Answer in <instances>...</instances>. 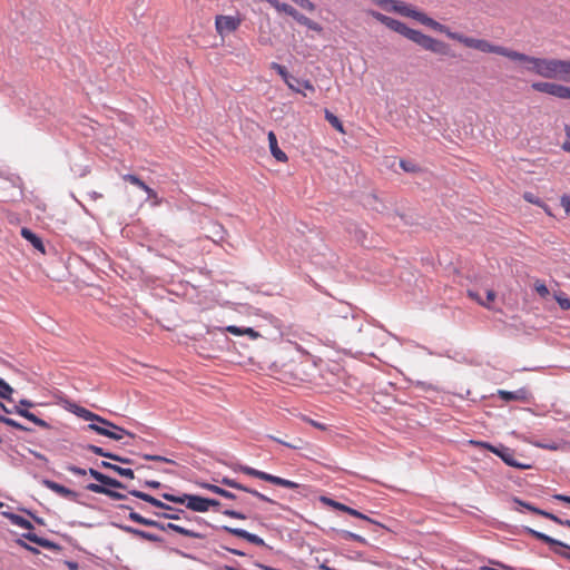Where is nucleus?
<instances>
[{
	"instance_id": "nucleus-1",
	"label": "nucleus",
	"mask_w": 570,
	"mask_h": 570,
	"mask_svg": "<svg viewBox=\"0 0 570 570\" xmlns=\"http://www.w3.org/2000/svg\"><path fill=\"white\" fill-rule=\"evenodd\" d=\"M446 36L450 39L462 43L466 48L475 49L483 53H495L499 56H503L512 61L520 62L525 71L535 73L540 77H542L543 75V70L548 58L528 56L525 53L509 49L507 47L494 45L485 39L468 37L459 32L448 31Z\"/></svg>"
},
{
	"instance_id": "nucleus-2",
	"label": "nucleus",
	"mask_w": 570,
	"mask_h": 570,
	"mask_svg": "<svg viewBox=\"0 0 570 570\" xmlns=\"http://www.w3.org/2000/svg\"><path fill=\"white\" fill-rule=\"evenodd\" d=\"M88 473L96 480L98 481L100 484H97V483H89L86 489L90 492H94V493H98V494H105L107 497H109L110 499L112 500H124L126 498L125 494L120 493V492H117V491H114L109 488H115V489H124L125 485L116 480V479H112L95 469H89L88 470Z\"/></svg>"
},
{
	"instance_id": "nucleus-3",
	"label": "nucleus",
	"mask_w": 570,
	"mask_h": 570,
	"mask_svg": "<svg viewBox=\"0 0 570 570\" xmlns=\"http://www.w3.org/2000/svg\"><path fill=\"white\" fill-rule=\"evenodd\" d=\"M405 38L410 39L411 41L417 43L425 50L432 51L434 53L439 55H448L449 53V46L440 41L438 39H434L428 35H424L423 32L409 28L405 36Z\"/></svg>"
},
{
	"instance_id": "nucleus-4",
	"label": "nucleus",
	"mask_w": 570,
	"mask_h": 570,
	"mask_svg": "<svg viewBox=\"0 0 570 570\" xmlns=\"http://www.w3.org/2000/svg\"><path fill=\"white\" fill-rule=\"evenodd\" d=\"M542 78L556 79L570 83V60L548 58Z\"/></svg>"
},
{
	"instance_id": "nucleus-5",
	"label": "nucleus",
	"mask_w": 570,
	"mask_h": 570,
	"mask_svg": "<svg viewBox=\"0 0 570 570\" xmlns=\"http://www.w3.org/2000/svg\"><path fill=\"white\" fill-rule=\"evenodd\" d=\"M471 443L490 450L492 453L497 454L499 458L502 459V461L504 463H507L510 466H513V468H517L520 470L531 469V464L523 463V462L519 461L515 458V453L509 448H505V446L497 448L487 442H480V441H471Z\"/></svg>"
},
{
	"instance_id": "nucleus-6",
	"label": "nucleus",
	"mask_w": 570,
	"mask_h": 570,
	"mask_svg": "<svg viewBox=\"0 0 570 570\" xmlns=\"http://www.w3.org/2000/svg\"><path fill=\"white\" fill-rule=\"evenodd\" d=\"M163 498L174 503L186 504L189 510L195 512H207L206 503H208V498L195 494L174 495L169 493H164Z\"/></svg>"
},
{
	"instance_id": "nucleus-7",
	"label": "nucleus",
	"mask_w": 570,
	"mask_h": 570,
	"mask_svg": "<svg viewBox=\"0 0 570 570\" xmlns=\"http://www.w3.org/2000/svg\"><path fill=\"white\" fill-rule=\"evenodd\" d=\"M531 88L541 94H547L559 99L570 100V86H566L563 83L535 81L532 82Z\"/></svg>"
},
{
	"instance_id": "nucleus-8",
	"label": "nucleus",
	"mask_w": 570,
	"mask_h": 570,
	"mask_svg": "<svg viewBox=\"0 0 570 570\" xmlns=\"http://www.w3.org/2000/svg\"><path fill=\"white\" fill-rule=\"evenodd\" d=\"M240 471L246 475L257 478L259 480L269 482V483L278 485V487H283V488H287V489H297L299 487V484L294 481L283 479V478L266 473L264 471L256 470V469L247 466V465L240 466Z\"/></svg>"
},
{
	"instance_id": "nucleus-9",
	"label": "nucleus",
	"mask_w": 570,
	"mask_h": 570,
	"mask_svg": "<svg viewBox=\"0 0 570 570\" xmlns=\"http://www.w3.org/2000/svg\"><path fill=\"white\" fill-rule=\"evenodd\" d=\"M88 429L116 441L121 440L124 435H128L130 438L135 436L131 432L116 425L115 423H112V426H106L100 423H89Z\"/></svg>"
},
{
	"instance_id": "nucleus-10",
	"label": "nucleus",
	"mask_w": 570,
	"mask_h": 570,
	"mask_svg": "<svg viewBox=\"0 0 570 570\" xmlns=\"http://www.w3.org/2000/svg\"><path fill=\"white\" fill-rule=\"evenodd\" d=\"M242 24L238 16H217L215 19L216 31L219 36L225 37L236 31Z\"/></svg>"
},
{
	"instance_id": "nucleus-11",
	"label": "nucleus",
	"mask_w": 570,
	"mask_h": 570,
	"mask_svg": "<svg viewBox=\"0 0 570 570\" xmlns=\"http://www.w3.org/2000/svg\"><path fill=\"white\" fill-rule=\"evenodd\" d=\"M498 395L501 400L507 401V402H510V401L529 402L531 399V393L527 387H521L513 392L505 391V390H499Z\"/></svg>"
},
{
	"instance_id": "nucleus-12",
	"label": "nucleus",
	"mask_w": 570,
	"mask_h": 570,
	"mask_svg": "<svg viewBox=\"0 0 570 570\" xmlns=\"http://www.w3.org/2000/svg\"><path fill=\"white\" fill-rule=\"evenodd\" d=\"M154 528H157L161 531H167V530H171V531H175L181 535H185V537H188V538H194V539H203L204 535L199 532H196L191 529H187V528H184L181 525H178L176 523H160L157 521V525H153Z\"/></svg>"
},
{
	"instance_id": "nucleus-13",
	"label": "nucleus",
	"mask_w": 570,
	"mask_h": 570,
	"mask_svg": "<svg viewBox=\"0 0 570 570\" xmlns=\"http://www.w3.org/2000/svg\"><path fill=\"white\" fill-rule=\"evenodd\" d=\"M225 532H228L235 537H238V538H242V539H245L247 540L248 542L253 543V544H256V546H265V541L254 534V533H250L244 529H239V528H232V527H228V525H224L222 528Z\"/></svg>"
},
{
	"instance_id": "nucleus-14",
	"label": "nucleus",
	"mask_w": 570,
	"mask_h": 570,
	"mask_svg": "<svg viewBox=\"0 0 570 570\" xmlns=\"http://www.w3.org/2000/svg\"><path fill=\"white\" fill-rule=\"evenodd\" d=\"M222 483L224 485L229 487V488L242 490V491H245L247 493H250V494H253L254 497H256L257 499H259L262 501H265V502H268V503H272V504L276 503L274 500H272L271 498L264 495L263 493H261V492H258L256 490L249 489V488L238 483L237 481H235L233 479L223 478Z\"/></svg>"
},
{
	"instance_id": "nucleus-15",
	"label": "nucleus",
	"mask_w": 570,
	"mask_h": 570,
	"mask_svg": "<svg viewBox=\"0 0 570 570\" xmlns=\"http://www.w3.org/2000/svg\"><path fill=\"white\" fill-rule=\"evenodd\" d=\"M327 505L338 510V511H342V512H345V513H348L352 517H355V518H358V519H362V520H365L367 522H374L371 518H368L367 515L363 514L362 512L351 508V507H347L341 502H337V501H334L332 499H327V498H323L322 499Z\"/></svg>"
},
{
	"instance_id": "nucleus-16",
	"label": "nucleus",
	"mask_w": 570,
	"mask_h": 570,
	"mask_svg": "<svg viewBox=\"0 0 570 570\" xmlns=\"http://www.w3.org/2000/svg\"><path fill=\"white\" fill-rule=\"evenodd\" d=\"M42 485L62 498H66L69 500H76V498H77V493L75 491H72L69 488H66L65 485H61L55 481L45 479V480H42Z\"/></svg>"
},
{
	"instance_id": "nucleus-17",
	"label": "nucleus",
	"mask_w": 570,
	"mask_h": 570,
	"mask_svg": "<svg viewBox=\"0 0 570 570\" xmlns=\"http://www.w3.org/2000/svg\"><path fill=\"white\" fill-rule=\"evenodd\" d=\"M73 413L86 421H90L91 423H100L106 426H112V422L82 406H75Z\"/></svg>"
},
{
	"instance_id": "nucleus-18",
	"label": "nucleus",
	"mask_w": 570,
	"mask_h": 570,
	"mask_svg": "<svg viewBox=\"0 0 570 570\" xmlns=\"http://www.w3.org/2000/svg\"><path fill=\"white\" fill-rule=\"evenodd\" d=\"M129 494L135 497V498H138V499H140V500H142L145 502H148V503L153 504L154 507H157V508H160V509H165L167 511H174L175 510V508L165 504L160 500H158V499L154 498L153 495H150L148 493H145L142 491L129 490Z\"/></svg>"
},
{
	"instance_id": "nucleus-19",
	"label": "nucleus",
	"mask_w": 570,
	"mask_h": 570,
	"mask_svg": "<svg viewBox=\"0 0 570 570\" xmlns=\"http://www.w3.org/2000/svg\"><path fill=\"white\" fill-rule=\"evenodd\" d=\"M269 150L273 157L281 163H286L288 160L287 155L278 147L277 138L274 131H269L267 135Z\"/></svg>"
},
{
	"instance_id": "nucleus-20",
	"label": "nucleus",
	"mask_w": 570,
	"mask_h": 570,
	"mask_svg": "<svg viewBox=\"0 0 570 570\" xmlns=\"http://www.w3.org/2000/svg\"><path fill=\"white\" fill-rule=\"evenodd\" d=\"M528 532L535 539L538 540H541L543 541L544 543L551 546V547H558V548H562V549H568L570 550V546L559 541V540H556L542 532H539L537 530H533V529H528Z\"/></svg>"
},
{
	"instance_id": "nucleus-21",
	"label": "nucleus",
	"mask_w": 570,
	"mask_h": 570,
	"mask_svg": "<svg viewBox=\"0 0 570 570\" xmlns=\"http://www.w3.org/2000/svg\"><path fill=\"white\" fill-rule=\"evenodd\" d=\"M124 530L137 538L144 539V540H147L150 542H161L160 537H158L157 534L144 531V530L135 529L131 527H124Z\"/></svg>"
},
{
	"instance_id": "nucleus-22",
	"label": "nucleus",
	"mask_w": 570,
	"mask_h": 570,
	"mask_svg": "<svg viewBox=\"0 0 570 570\" xmlns=\"http://www.w3.org/2000/svg\"><path fill=\"white\" fill-rule=\"evenodd\" d=\"M21 236L31 243V245L40 250L41 253H45V246L39 236H37L35 233H32L29 228L23 227L21 229Z\"/></svg>"
},
{
	"instance_id": "nucleus-23",
	"label": "nucleus",
	"mask_w": 570,
	"mask_h": 570,
	"mask_svg": "<svg viewBox=\"0 0 570 570\" xmlns=\"http://www.w3.org/2000/svg\"><path fill=\"white\" fill-rule=\"evenodd\" d=\"M14 412L17 414L26 417L27 420L33 422L36 425H38L42 429H49V424L45 420L38 417L33 413L29 412L27 409L16 407Z\"/></svg>"
},
{
	"instance_id": "nucleus-24",
	"label": "nucleus",
	"mask_w": 570,
	"mask_h": 570,
	"mask_svg": "<svg viewBox=\"0 0 570 570\" xmlns=\"http://www.w3.org/2000/svg\"><path fill=\"white\" fill-rule=\"evenodd\" d=\"M392 10L402 16L411 17V18H414L416 14V11H417V10L413 9L411 6H409L404 2L396 1V0H394V2L392 4Z\"/></svg>"
},
{
	"instance_id": "nucleus-25",
	"label": "nucleus",
	"mask_w": 570,
	"mask_h": 570,
	"mask_svg": "<svg viewBox=\"0 0 570 570\" xmlns=\"http://www.w3.org/2000/svg\"><path fill=\"white\" fill-rule=\"evenodd\" d=\"M23 538L33 543H37L38 546H40L42 548H47V549H57L58 548L57 544H55L53 542H51L45 538H40L36 533H32V532L24 533Z\"/></svg>"
},
{
	"instance_id": "nucleus-26",
	"label": "nucleus",
	"mask_w": 570,
	"mask_h": 570,
	"mask_svg": "<svg viewBox=\"0 0 570 570\" xmlns=\"http://www.w3.org/2000/svg\"><path fill=\"white\" fill-rule=\"evenodd\" d=\"M414 19H416L417 21L422 22L425 26H430V27H432V28H434L436 30H440L442 32L446 33L449 31V30H445V28L442 24H440L439 22H436L433 19L429 18L423 12L416 11V14H415Z\"/></svg>"
},
{
	"instance_id": "nucleus-27",
	"label": "nucleus",
	"mask_w": 570,
	"mask_h": 570,
	"mask_svg": "<svg viewBox=\"0 0 570 570\" xmlns=\"http://www.w3.org/2000/svg\"><path fill=\"white\" fill-rule=\"evenodd\" d=\"M202 488L213 492V493H216L220 497H224L226 499H230V500H234L236 499V495L218 485H215V484H210V483H202L200 484Z\"/></svg>"
},
{
	"instance_id": "nucleus-28",
	"label": "nucleus",
	"mask_w": 570,
	"mask_h": 570,
	"mask_svg": "<svg viewBox=\"0 0 570 570\" xmlns=\"http://www.w3.org/2000/svg\"><path fill=\"white\" fill-rule=\"evenodd\" d=\"M126 509L130 510L129 512V519L134 522H137L139 524H142V525H147V527H151V525H157V521L155 520H151V519H147L142 515H140L139 513L135 512L131 508L129 507H125Z\"/></svg>"
},
{
	"instance_id": "nucleus-29",
	"label": "nucleus",
	"mask_w": 570,
	"mask_h": 570,
	"mask_svg": "<svg viewBox=\"0 0 570 570\" xmlns=\"http://www.w3.org/2000/svg\"><path fill=\"white\" fill-rule=\"evenodd\" d=\"M7 515L13 524L27 530L33 529L32 523L29 520L24 519L23 517L13 513H9Z\"/></svg>"
},
{
	"instance_id": "nucleus-30",
	"label": "nucleus",
	"mask_w": 570,
	"mask_h": 570,
	"mask_svg": "<svg viewBox=\"0 0 570 570\" xmlns=\"http://www.w3.org/2000/svg\"><path fill=\"white\" fill-rule=\"evenodd\" d=\"M386 27L402 36H405V33L409 29V27L405 23H403L400 20L393 19V18L390 19Z\"/></svg>"
},
{
	"instance_id": "nucleus-31",
	"label": "nucleus",
	"mask_w": 570,
	"mask_h": 570,
	"mask_svg": "<svg viewBox=\"0 0 570 570\" xmlns=\"http://www.w3.org/2000/svg\"><path fill=\"white\" fill-rule=\"evenodd\" d=\"M325 119L340 132L344 134V127L342 121L333 115L328 109H325Z\"/></svg>"
},
{
	"instance_id": "nucleus-32",
	"label": "nucleus",
	"mask_w": 570,
	"mask_h": 570,
	"mask_svg": "<svg viewBox=\"0 0 570 570\" xmlns=\"http://www.w3.org/2000/svg\"><path fill=\"white\" fill-rule=\"evenodd\" d=\"M298 23L307 27L311 30L317 31V32H321L323 30V28L321 27L320 23L313 21L312 19H309L308 17H306L304 14L299 16Z\"/></svg>"
},
{
	"instance_id": "nucleus-33",
	"label": "nucleus",
	"mask_w": 570,
	"mask_h": 570,
	"mask_svg": "<svg viewBox=\"0 0 570 570\" xmlns=\"http://www.w3.org/2000/svg\"><path fill=\"white\" fill-rule=\"evenodd\" d=\"M13 389L0 377V397L3 400L11 401Z\"/></svg>"
},
{
	"instance_id": "nucleus-34",
	"label": "nucleus",
	"mask_w": 570,
	"mask_h": 570,
	"mask_svg": "<svg viewBox=\"0 0 570 570\" xmlns=\"http://www.w3.org/2000/svg\"><path fill=\"white\" fill-rule=\"evenodd\" d=\"M122 179L125 181H128L137 187H139L140 189H142L144 191L146 190V188L148 187V185H146L138 176L136 175H131V174H126V175H122Z\"/></svg>"
},
{
	"instance_id": "nucleus-35",
	"label": "nucleus",
	"mask_w": 570,
	"mask_h": 570,
	"mask_svg": "<svg viewBox=\"0 0 570 570\" xmlns=\"http://www.w3.org/2000/svg\"><path fill=\"white\" fill-rule=\"evenodd\" d=\"M272 439L275 442L281 443V444H283V445L287 446V448H291V449H303L304 445L307 444L303 439H299V438L296 439L295 442H293V443L285 442V441H283V440H281L278 438H274V436H272Z\"/></svg>"
},
{
	"instance_id": "nucleus-36",
	"label": "nucleus",
	"mask_w": 570,
	"mask_h": 570,
	"mask_svg": "<svg viewBox=\"0 0 570 570\" xmlns=\"http://www.w3.org/2000/svg\"><path fill=\"white\" fill-rule=\"evenodd\" d=\"M271 68L274 69L283 78L285 82H288V79H292V76L288 73L287 69L284 66L277 62H272Z\"/></svg>"
},
{
	"instance_id": "nucleus-37",
	"label": "nucleus",
	"mask_w": 570,
	"mask_h": 570,
	"mask_svg": "<svg viewBox=\"0 0 570 570\" xmlns=\"http://www.w3.org/2000/svg\"><path fill=\"white\" fill-rule=\"evenodd\" d=\"M531 444H533L537 448L550 450V451H557L560 449V444L557 442H539V441H529Z\"/></svg>"
},
{
	"instance_id": "nucleus-38",
	"label": "nucleus",
	"mask_w": 570,
	"mask_h": 570,
	"mask_svg": "<svg viewBox=\"0 0 570 570\" xmlns=\"http://www.w3.org/2000/svg\"><path fill=\"white\" fill-rule=\"evenodd\" d=\"M554 298L562 309H570V298L564 293H557Z\"/></svg>"
},
{
	"instance_id": "nucleus-39",
	"label": "nucleus",
	"mask_w": 570,
	"mask_h": 570,
	"mask_svg": "<svg viewBox=\"0 0 570 570\" xmlns=\"http://www.w3.org/2000/svg\"><path fill=\"white\" fill-rule=\"evenodd\" d=\"M88 451L97 454V455H100V456H104V458H107V459H110L111 460V456H112V453L110 452H107L105 451L100 446H97V445H92V444H89L87 445L86 448Z\"/></svg>"
},
{
	"instance_id": "nucleus-40",
	"label": "nucleus",
	"mask_w": 570,
	"mask_h": 570,
	"mask_svg": "<svg viewBox=\"0 0 570 570\" xmlns=\"http://www.w3.org/2000/svg\"><path fill=\"white\" fill-rule=\"evenodd\" d=\"M88 451L97 454V455H100V456H104V458H107V459H110L111 460V456H112V453L110 452H107L105 451L100 446H97V445H92V444H89L87 445L86 448Z\"/></svg>"
},
{
	"instance_id": "nucleus-41",
	"label": "nucleus",
	"mask_w": 570,
	"mask_h": 570,
	"mask_svg": "<svg viewBox=\"0 0 570 570\" xmlns=\"http://www.w3.org/2000/svg\"><path fill=\"white\" fill-rule=\"evenodd\" d=\"M542 517H544V518H547V519H549V520H551V521H553V522H556V523H558L560 525H564V527L570 529V520H568V519L567 520H562L558 515H556L553 513H550V512L542 513Z\"/></svg>"
},
{
	"instance_id": "nucleus-42",
	"label": "nucleus",
	"mask_w": 570,
	"mask_h": 570,
	"mask_svg": "<svg viewBox=\"0 0 570 570\" xmlns=\"http://www.w3.org/2000/svg\"><path fill=\"white\" fill-rule=\"evenodd\" d=\"M112 471L124 478H128L131 480L135 478V473L131 469L121 468V466L115 464V466L112 468Z\"/></svg>"
},
{
	"instance_id": "nucleus-43",
	"label": "nucleus",
	"mask_w": 570,
	"mask_h": 570,
	"mask_svg": "<svg viewBox=\"0 0 570 570\" xmlns=\"http://www.w3.org/2000/svg\"><path fill=\"white\" fill-rule=\"evenodd\" d=\"M0 422L1 423H4L11 428H14L17 430H21V431H28L27 428H24L23 425H21L19 422L14 421L13 419H10L8 416H4L3 417H0Z\"/></svg>"
},
{
	"instance_id": "nucleus-44",
	"label": "nucleus",
	"mask_w": 570,
	"mask_h": 570,
	"mask_svg": "<svg viewBox=\"0 0 570 570\" xmlns=\"http://www.w3.org/2000/svg\"><path fill=\"white\" fill-rule=\"evenodd\" d=\"M341 537L345 540H354L361 543H365V539L363 537L346 530L341 531Z\"/></svg>"
},
{
	"instance_id": "nucleus-45",
	"label": "nucleus",
	"mask_w": 570,
	"mask_h": 570,
	"mask_svg": "<svg viewBox=\"0 0 570 570\" xmlns=\"http://www.w3.org/2000/svg\"><path fill=\"white\" fill-rule=\"evenodd\" d=\"M523 198L525 202H528L530 204L543 207V202L530 191L524 193Z\"/></svg>"
},
{
	"instance_id": "nucleus-46",
	"label": "nucleus",
	"mask_w": 570,
	"mask_h": 570,
	"mask_svg": "<svg viewBox=\"0 0 570 570\" xmlns=\"http://www.w3.org/2000/svg\"><path fill=\"white\" fill-rule=\"evenodd\" d=\"M534 289L541 297H547L549 295V289L543 282L537 281L534 283Z\"/></svg>"
},
{
	"instance_id": "nucleus-47",
	"label": "nucleus",
	"mask_w": 570,
	"mask_h": 570,
	"mask_svg": "<svg viewBox=\"0 0 570 570\" xmlns=\"http://www.w3.org/2000/svg\"><path fill=\"white\" fill-rule=\"evenodd\" d=\"M178 512H184L183 510H177L175 509L174 511H169V512H163V513H155L157 517H161V518H165V519H170V520H178L180 519Z\"/></svg>"
},
{
	"instance_id": "nucleus-48",
	"label": "nucleus",
	"mask_w": 570,
	"mask_h": 570,
	"mask_svg": "<svg viewBox=\"0 0 570 570\" xmlns=\"http://www.w3.org/2000/svg\"><path fill=\"white\" fill-rule=\"evenodd\" d=\"M368 13L374 18L376 19L377 21H380L381 23L383 24H387V22L390 21L391 17H387L379 11H374V10H371L368 11Z\"/></svg>"
},
{
	"instance_id": "nucleus-49",
	"label": "nucleus",
	"mask_w": 570,
	"mask_h": 570,
	"mask_svg": "<svg viewBox=\"0 0 570 570\" xmlns=\"http://www.w3.org/2000/svg\"><path fill=\"white\" fill-rule=\"evenodd\" d=\"M368 13L374 18L376 19L377 21H380L381 23L383 24H387V22L390 21L391 17H387L379 11H374V10H371L368 11Z\"/></svg>"
},
{
	"instance_id": "nucleus-50",
	"label": "nucleus",
	"mask_w": 570,
	"mask_h": 570,
	"mask_svg": "<svg viewBox=\"0 0 570 570\" xmlns=\"http://www.w3.org/2000/svg\"><path fill=\"white\" fill-rule=\"evenodd\" d=\"M145 193L147 194L148 196V199H150L153 202V205H159L160 204V199L157 195V193L150 188L149 186L146 188Z\"/></svg>"
},
{
	"instance_id": "nucleus-51",
	"label": "nucleus",
	"mask_w": 570,
	"mask_h": 570,
	"mask_svg": "<svg viewBox=\"0 0 570 570\" xmlns=\"http://www.w3.org/2000/svg\"><path fill=\"white\" fill-rule=\"evenodd\" d=\"M223 514L238 520H245L247 518L244 513L235 510H225L223 511Z\"/></svg>"
},
{
	"instance_id": "nucleus-52",
	"label": "nucleus",
	"mask_w": 570,
	"mask_h": 570,
	"mask_svg": "<svg viewBox=\"0 0 570 570\" xmlns=\"http://www.w3.org/2000/svg\"><path fill=\"white\" fill-rule=\"evenodd\" d=\"M225 332H228L233 335H236V336H243V333H244V327H238V326H235V325H229V326H226L224 328Z\"/></svg>"
},
{
	"instance_id": "nucleus-53",
	"label": "nucleus",
	"mask_w": 570,
	"mask_h": 570,
	"mask_svg": "<svg viewBox=\"0 0 570 570\" xmlns=\"http://www.w3.org/2000/svg\"><path fill=\"white\" fill-rule=\"evenodd\" d=\"M566 140L562 142V149L570 153V126L566 125Z\"/></svg>"
},
{
	"instance_id": "nucleus-54",
	"label": "nucleus",
	"mask_w": 570,
	"mask_h": 570,
	"mask_svg": "<svg viewBox=\"0 0 570 570\" xmlns=\"http://www.w3.org/2000/svg\"><path fill=\"white\" fill-rule=\"evenodd\" d=\"M560 204L563 207L566 214L570 216V196L569 195L561 196Z\"/></svg>"
},
{
	"instance_id": "nucleus-55",
	"label": "nucleus",
	"mask_w": 570,
	"mask_h": 570,
	"mask_svg": "<svg viewBox=\"0 0 570 570\" xmlns=\"http://www.w3.org/2000/svg\"><path fill=\"white\" fill-rule=\"evenodd\" d=\"M144 459L145 460H150V461H156V462H166V463H173L171 460L165 458V456H161V455H150V454H145L144 455Z\"/></svg>"
},
{
	"instance_id": "nucleus-56",
	"label": "nucleus",
	"mask_w": 570,
	"mask_h": 570,
	"mask_svg": "<svg viewBox=\"0 0 570 570\" xmlns=\"http://www.w3.org/2000/svg\"><path fill=\"white\" fill-rule=\"evenodd\" d=\"M469 297L476 301L480 305L489 308V303H484V301L481 299L480 295L476 292L468 291Z\"/></svg>"
},
{
	"instance_id": "nucleus-57",
	"label": "nucleus",
	"mask_w": 570,
	"mask_h": 570,
	"mask_svg": "<svg viewBox=\"0 0 570 570\" xmlns=\"http://www.w3.org/2000/svg\"><path fill=\"white\" fill-rule=\"evenodd\" d=\"M67 470L76 475H86L87 474V471L85 469L78 468L76 465H68Z\"/></svg>"
},
{
	"instance_id": "nucleus-58",
	"label": "nucleus",
	"mask_w": 570,
	"mask_h": 570,
	"mask_svg": "<svg viewBox=\"0 0 570 570\" xmlns=\"http://www.w3.org/2000/svg\"><path fill=\"white\" fill-rule=\"evenodd\" d=\"M308 424H311L312 426H314L315 429H318L321 431H325L327 429V426L321 422H317L313 419H308V417H305L304 419Z\"/></svg>"
},
{
	"instance_id": "nucleus-59",
	"label": "nucleus",
	"mask_w": 570,
	"mask_h": 570,
	"mask_svg": "<svg viewBox=\"0 0 570 570\" xmlns=\"http://www.w3.org/2000/svg\"><path fill=\"white\" fill-rule=\"evenodd\" d=\"M243 335H246L248 337H250L252 340H256L257 337H259V333L256 332L254 328L252 327H244V333Z\"/></svg>"
},
{
	"instance_id": "nucleus-60",
	"label": "nucleus",
	"mask_w": 570,
	"mask_h": 570,
	"mask_svg": "<svg viewBox=\"0 0 570 570\" xmlns=\"http://www.w3.org/2000/svg\"><path fill=\"white\" fill-rule=\"evenodd\" d=\"M111 460L116 461V462L124 463V464H132V460L131 459L122 458V456L114 454V453H112Z\"/></svg>"
},
{
	"instance_id": "nucleus-61",
	"label": "nucleus",
	"mask_w": 570,
	"mask_h": 570,
	"mask_svg": "<svg viewBox=\"0 0 570 570\" xmlns=\"http://www.w3.org/2000/svg\"><path fill=\"white\" fill-rule=\"evenodd\" d=\"M16 542H17V544H19L20 547L24 548L26 550L31 551L32 553H38V552H39L36 548H33V547L29 546V544H28V543H26L22 539H18Z\"/></svg>"
},
{
	"instance_id": "nucleus-62",
	"label": "nucleus",
	"mask_w": 570,
	"mask_h": 570,
	"mask_svg": "<svg viewBox=\"0 0 570 570\" xmlns=\"http://www.w3.org/2000/svg\"><path fill=\"white\" fill-rule=\"evenodd\" d=\"M495 297H497L495 292L492 289H489L487 292V301H484V303H489V307H490L491 303L494 302Z\"/></svg>"
},
{
	"instance_id": "nucleus-63",
	"label": "nucleus",
	"mask_w": 570,
	"mask_h": 570,
	"mask_svg": "<svg viewBox=\"0 0 570 570\" xmlns=\"http://www.w3.org/2000/svg\"><path fill=\"white\" fill-rule=\"evenodd\" d=\"M302 85V87L306 90H309L311 92H314L315 91V88L314 86L312 85V82L309 80H303L302 82H299Z\"/></svg>"
},
{
	"instance_id": "nucleus-64",
	"label": "nucleus",
	"mask_w": 570,
	"mask_h": 570,
	"mask_svg": "<svg viewBox=\"0 0 570 570\" xmlns=\"http://www.w3.org/2000/svg\"><path fill=\"white\" fill-rule=\"evenodd\" d=\"M553 499H554V500H558V501L566 502V503H569V504H570V497H569V495H564V494H554V495H553Z\"/></svg>"
}]
</instances>
